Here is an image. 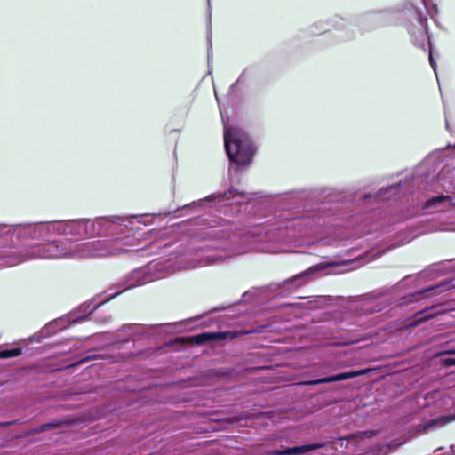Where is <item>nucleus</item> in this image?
<instances>
[{
	"label": "nucleus",
	"instance_id": "f257e3e1",
	"mask_svg": "<svg viewBox=\"0 0 455 455\" xmlns=\"http://www.w3.org/2000/svg\"><path fill=\"white\" fill-rule=\"evenodd\" d=\"M336 190L330 187H315L294 190L286 195V200L297 204L298 211L292 221L274 226L267 231L274 243L285 242L290 229L299 228L301 235L316 231L325 224L328 217L334 215L338 202L333 200Z\"/></svg>",
	"mask_w": 455,
	"mask_h": 455
},
{
	"label": "nucleus",
	"instance_id": "f03ea898",
	"mask_svg": "<svg viewBox=\"0 0 455 455\" xmlns=\"http://www.w3.org/2000/svg\"><path fill=\"white\" fill-rule=\"evenodd\" d=\"M57 235L56 220L16 225L0 224V267H12L29 259V241Z\"/></svg>",
	"mask_w": 455,
	"mask_h": 455
},
{
	"label": "nucleus",
	"instance_id": "7ed1b4c3",
	"mask_svg": "<svg viewBox=\"0 0 455 455\" xmlns=\"http://www.w3.org/2000/svg\"><path fill=\"white\" fill-rule=\"evenodd\" d=\"M407 18L406 28L411 43L418 48L424 49L428 43V25L427 16L421 8L412 3H405L379 12L361 16L355 23L369 22V28L393 25Z\"/></svg>",
	"mask_w": 455,
	"mask_h": 455
},
{
	"label": "nucleus",
	"instance_id": "20e7f679",
	"mask_svg": "<svg viewBox=\"0 0 455 455\" xmlns=\"http://www.w3.org/2000/svg\"><path fill=\"white\" fill-rule=\"evenodd\" d=\"M147 217L148 215L103 216L102 236H112L115 238L84 243V256L100 258L126 252L127 250L121 245L120 239L130 235V229H132L133 220H137L138 223L147 226L148 222L142 220V219Z\"/></svg>",
	"mask_w": 455,
	"mask_h": 455
},
{
	"label": "nucleus",
	"instance_id": "39448f33",
	"mask_svg": "<svg viewBox=\"0 0 455 455\" xmlns=\"http://www.w3.org/2000/svg\"><path fill=\"white\" fill-rule=\"evenodd\" d=\"M224 146L229 160L230 183H240L238 175L248 167L254 156L256 148L249 134L238 127L224 126Z\"/></svg>",
	"mask_w": 455,
	"mask_h": 455
},
{
	"label": "nucleus",
	"instance_id": "423d86ee",
	"mask_svg": "<svg viewBox=\"0 0 455 455\" xmlns=\"http://www.w3.org/2000/svg\"><path fill=\"white\" fill-rule=\"evenodd\" d=\"M204 243L195 250L198 267L216 265L240 252L239 238L224 229L209 230L203 234Z\"/></svg>",
	"mask_w": 455,
	"mask_h": 455
},
{
	"label": "nucleus",
	"instance_id": "0eeeda50",
	"mask_svg": "<svg viewBox=\"0 0 455 455\" xmlns=\"http://www.w3.org/2000/svg\"><path fill=\"white\" fill-rule=\"evenodd\" d=\"M167 274L163 261H153L148 265L135 268L108 287L106 291L109 293L108 298L100 302V306L128 290L164 278Z\"/></svg>",
	"mask_w": 455,
	"mask_h": 455
},
{
	"label": "nucleus",
	"instance_id": "6e6552de",
	"mask_svg": "<svg viewBox=\"0 0 455 455\" xmlns=\"http://www.w3.org/2000/svg\"><path fill=\"white\" fill-rule=\"evenodd\" d=\"M422 272H419L417 275H408L404 276L400 282L395 283V285L391 286L390 288H384L379 291H377L375 294L376 298H384L383 300L376 305L373 307V311L375 312H380L383 309H385L388 306H394V307H401L404 305L411 304L416 300H419L422 299L425 295H436L439 294L446 290L450 289V282H441L437 284L428 286L425 289L417 291L415 292H411L406 295L402 296L396 300H391L390 299L386 298L392 291L396 290L399 285L403 283L408 282V281H417L418 275H421Z\"/></svg>",
	"mask_w": 455,
	"mask_h": 455
},
{
	"label": "nucleus",
	"instance_id": "1a4fd4ad",
	"mask_svg": "<svg viewBox=\"0 0 455 455\" xmlns=\"http://www.w3.org/2000/svg\"><path fill=\"white\" fill-rule=\"evenodd\" d=\"M253 195V193H248L232 187L227 191L212 193L202 199L193 201L183 206H178L173 211L164 212L158 215L167 217L174 213V217H182L193 213L197 208H201L204 203H212L214 206L221 207L227 205V201L237 199L236 203L238 204H247L251 200Z\"/></svg>",
	"mask_w": 455,
	"mask_h": 455
},
{
	"label": "nucleus",
	"instance_id": "9d476101",
	"mask_svg": "<svg viewBox=\"0 0 455 455\" xmlns=\"http://www.w3.org/2000/svg\"><path fill=\"white\" fill-rule=\"evenodd\" d=\"M428 176L423 177L419 173H414L406 176L403 180L394 184L380 188L375 194H364L361 199L366 201L374 199L375 202L379 200L398 199L403 196L412 193L416 188H427V184L421 186L424 180L427 182Z\"/></svg>",
	"mask_w": 455,
	"mask_h": 455
},
{
	"label": "nucleus",
	"instance_id": "9b49d317",
	"mask_svg": "<svg viewBox=\"0 0 455 455\" xmlns=\"http://www.w3.org/2000/svg\"><path fill=\"white\" fill-rule=\"evenodd\" d=\"M349 261L347 260H339V261H328L323 262L319 264L313 265L308 268L285 279L281 282L272 283L269 285V289L272 291L280 292L282 294L284 293H292L298 289L305 286L309 282H311L316 274L321 271L336 266H344L347 265Z\"/></svg>",
	"mask_w": 455,
	"mask_h": 455
},
{
	"label": "nucleus",
	"instance_id": "f8f14e48",
	"mask_svg": "<svg viewBox=\"0 0 455 455\" xmlns=\"http://www.w3.org/2000/svg\"><path fill=\"white\" fill-rule=\"evenodd\" d=\"M100 307V303H96L95 299H92L81 304L70 313L49 322L44 328H47L49 336L53 335L60 331L67 329L71 324L84 321Z\"/></svg>",
	"mask_w": 455,
	"mask_h": 455
},
{
	"label": "nucleus",
	"instance_id": "ddd939ff",
	"mask_svg": "<svg viewBox=\"0 0 455 455\" xmlns=\"http://www.w3.org/2000/svg\"><path fill=\"white\" fill-rule=\"evenodd\" d=\"M329 22L331 26L334 27L342 34L339 35L340 41H348L355 37V30L350 28V26L355 25V21L346 20L345 18L335 15L329 21L319 20L313 24L310 28L312 35H318L329 29Z\"/></svg>",
	"mask_w": 455,
	"mask_h": 455
},
{
	"label": "nucleus",
	"instance_id": "4468645a",
	"mask_svg": "<svg viewBox=\"0 0 455 455\" xmlns=\"http://www.w3.org/2000/svg\"><path fill=\"white\" fill-rule=\"evenodd\" d=\"M90 225L86 218L56 220L57 235H69L78 240L88 239Z\"/></svg>",
	"mask_w": 455,
	"mask_h": 455
},
{
	"label": "nucleus",
	"instance_id": "2eb2a0df",
	"mask_svg": "<svg viewBox=\"0 0 455 455\" xmlns=\"http://www.w3.org/2000/svg\"><path fill=\"white\" fill-rule=\"evenodd\" d=\"M70 254L67 243L62 240L52 241L31 249L29 259H59L68 257Z\"/></svg>",
	"mask_w": 455,
	"mask_h": 455
},
{
	"label": "nucleus",
	"instance_id": "dca6fc26",
	"mask_svg": "<svg viewBox=\"0 0 455 455\" xmlns=\"http://www.w3.org/2000/svg\"><path fill=\"white\" fill-rule=\"evenodd\" d=\"M371 371L370 368H363L358 370H350L341 371L339 373L331 374L326 377L318 378L301 382L302 385L316 386L321 384L333 383L338 381H345L350 379H355L360 376H364Z\"/></svg>",
	"mask_w": 455,
	"mask_h": 455
},
{
	"label": "nucleus",
	"instance_id": "f3484780",
	"mask_svg": "<svg viewBox=\"0 0 455 455\" xmlns=\"http://www.w3.org/2000/svg\"><path fill=\"white\" fill-rule=\"evenodd\" d=\"M455 418L450 415H443L436 418H433L427 421H421L417 425L410 427V433L422 434L427 433L431 430H435L444 427L448 423L453 421Z\"/></svg>",
	"mask_w": 455,
	"mask_h": 455
},
{
	"label": "nucleus",
	"instance_id": "a211bd4d",
	"mask_svg": "<svg viewBox=\"0 0 455 455\" xmlns=\"http://www.w3.org/2000/svg\"><path fill=\"white\" fill-rule=\"evenodd\" d=\"M235 331H204L192 336V340L196 345L217 343L226 339H235Z\"/></svg>",
	"mask_w": 455,
	"mask_h": 455
},
{
	"label": "nucleus",
	"instance_id": "6ab92c4d",
	"mask_svg": "<svg viewBox=\"0 0 455 455\" xmlns=\"http://www.w3.org/2000/svg\"><path fill=\"white\" fill-rule=\"evenodd\" d=\"M74 424V420L71 419H54L50 422L40 424L34 428H32L29 432L31 434H40L50 429L59 428L61 427H69Z\"/></svg>",
	"mask_w": 455,
	"mask_h": 455
},
{
	"label": "nucleus",
	"instance_id": "aec40b11",
	"mask_svg": "<svg viewBox=\"0 0 455 455\" xmlns=\"http://www.w3.org/2000/svg\"><path fill=\"white\" fill-rule=\"evenodd\" d=\"M325 444L323 443H312L302 445H296L292 447H287L285 448V452L286 455H302L323 448Z\"/></svg>",
	"mask_w": 455,
	"mask_h": 455
},
{
	"label": "nucleus",
	"instance_id": "412c9836",
	"mask_svg": "<svg viewBox=\"0 0 455 455\" xmlns=\"http://www.w3.org/2000/svg\"><path fill=\"white\" fill-rule=\"evenodd\" d=\"M105 336L107 341L106 347H109L112 352L119 351L121 349V347L124 344H134V340L129 337L123 339H119L114 333H108Z\"/></svg>",
	"mask_w": 455,
	"mask_h": 455
},
{
	"label": "nucleus",
	"instance_id": "4be33fe9",
	"mask_svg": "<svg viewBox=\"0 0 455 455\" xmlns=\"http://www.w3.org/2000/svg\"><path fill=\"white\" fill-rule=\"evenodd\" d=\"M91 228L88 230V237L102 236L103 232V216L94 219H87Z\"/></svg>",
	"mask_w": 455,
	"mask_h": 455
},
{
	"label": "nucleus",
	"instance_id": "5701e85b",
	"mask_svg": "<svg viewBox=\"0 0 455 455\" xmlns=\"http://www.w3.org/2000/svg\"><path fill=\"white\" fill-rule=\"evenodd\" d=\"M253 75V69L251 68H246L243 69V71L241 73L237 80L233 83L229 87V93L235 94V89L239 84H243L247 81H249Z\"/></svg>",
	"mask_w": 455,
	"mask_h": 455
},
{
	"label": "nucleus",
	"instance_id": "b1692460",
	"mask_svg": "<svg viewBox=\"0 0 455 455\" xmlns=\"http://www.w3.org/2000/svg\"><path fill=\"white\" fill-rule=\"evenodd\" d=\"M447 200L450 203V202H451L452 197L448 195L434 196L428 198L427 200H426V202L424 203L423 208L430 209L433 207H436V206L442 205Z\"/></svg>",
	"mask_w": 455,
	"mask_h": 455
},
{
	"label": "nucleus",
	"instance_id": "393cba45",
	"mask_svg": "<svg viewBox=\"0 0 455 455\" xmlns=\"http://www.w3.org/2000/svg\"><path fill=\"white\" fill-rule=\"evenodd\" d=\"M271 327L270 324H262L259 325L255 328L246 329V330H241V331H235L236 332L235 339L241 336L244 335H250L254 333H263L266 332L267 329Z\"/></svg>",
	"mask_w": 455,
	"mask_h": 455
},
{
	"label": "nucleus",
	"instance_id": "a878e982",
	"mask_svg": "<svg viewBox=\"0 0 455 455\" xmlns=\"http://www.w3.org/2000/svg\"><path fill=\"white\" fill-rule=\"evenodd\" d=\"M443 356L440 359V363L443 367L455 366V349L446 350L443 353Z\"/></svg>",
	"mask_w": 455,
	"mask_h": 455
},
{
	"label": "nucleus",
	"instance_id": "bb28decb",
	"mask_svg": "<svg viewBox=\"0 0 455 455\" xmlns=\"http://www.w3.org/2000/svg\"><path fill=\"white\" fill-rule=\"evenodd\" d=\"M22 354L21 347H11V348H4L0 350V359H8L13 358L20 355Z\"/></svg>",
	"mask_w": 455,
	"mask_h": 455
},
{
	"label": "nucleus",
	"instance_id": "cd10ccee",
	"mask_svg": "<svg viewBox=\"0 0 455 455\" xmlns=\"http://www.w3.org/2000/svg\"><path fill=\"white\" fill-rule=\"evenodd\" d=\"M423 50L424 51H427V50L428 51L429 64L432 67L433 70L435 71V76H437V70H436L437 69V64H436V61H435V60L434 59V56H433L432 44H431V36H430L429 33H428V43L425 46V48Z\"/></svg>",
	"mask_w": 455,
	"mask_h": 455
},
{
	"label": "nucleus",
	"instance_id": "c85d7f7f",
	"mask_svg": "<svg viewBox=\"0 0 455 455\" xmlns=\"http://www.w3.org/2000/svg\"><path fill=\"white\" fill-rule=\"evenodd\" d=\"M105 357L106 355L103 354H100L95 351H88L85 356L77 361V364H82L89 361L98 360Z\"/></svg>",
	"mask_w": 455,
	"mask_h": 455
},
{
	"label": "nucleus",
	"instance_id": "c756f323",
	"mask_svg": "<svg viewBox=\"0 0 455 455\" xmlns=\"http://www.w3.org/2000/svg\"><path fill=\"white\" fill-rule=\"evenodd\" d=\"M49 337L47 328H42L38 332L28 338L30 342L41 343L44 339Z\"/></svg>",
	"mask_w": 455,
	"mask_h": 455
},
{
	"label": "nucleus",
	"instance_id": "7c9ffc66",
	"mask_svg": "<svg viewBox=\"0 0 455 455\" xmlns=\"http://www.w3.org/2000/svg\"><path fill=\"white\" fill-rule=\"evenodd\" d=\"M187 222L193 223V225L202 226L206 228H212L213 226L211 224L212 221H208L205 218L196 217L189 220H187Z\"/></svg>",
	"mask_w": 455,
	"mask_h": 455
},
{
	"label": "nucleus",
	"instance_id": "2f4dec72",
	"mask_svg": "<svg viewBox=\"0 0 455 455\" xmlns=\"http://www.w3.org/2000/svg\"><path fill=\"white\" fill-rule=\"evenodd\" d=\"M132 355L133 354L131 351H129V352H118L117 354L112 355L109 357V362L110 363H117V362L122 361V360H126V359L130 358Z\"/></svg>",
	"mask_w": 455,
	"mask_h": 455
},
{
	"label": "nucleus",
	"instance_id": "473e14b6",
	"mask_svg": "<svg viewBox=\"0 0 455 455\" xmlns=\"http://www.w3.org/2000/svg\"><path fill=\"white\" fill-rule=\"evenodd\" d=\"M234 370L231 368H218L213 371V376L219 378H228L231 376Z\"/></svg>",
	"mask_w": 455,
	"mask_h": 455
},
{
	"label": "nucleus",
	"instance_id": "72a5a7b5",
	"mask_svg": "<svg viewBox=\"0 0 455 455\" xmlns=\"http://www.w3.org/2000/svg\"><path fill=\"white\" fill-rule=\"evenodd\" d=\"M208 33H207V41H208V55L210 54V48L212 47V41H211V16L212 12L210 10V0H208Z\"/></svg>",
	"mask_w": 455,
	"mask_h": 455
},
{
	"label": "nucleus",
	"instance_id": "f704fd0d",
	"mask_svg": "<svg viewBox=\"0 0 455 455\" xmlns=\"http://www.w3.org/2000/svg\"><path fill=\"white\" fill-rule=\"evenodd\" d=\"M139 326L136 324H124L122 327H120V331H129L132 333L140 334L139 331Z\"/></svg>",
	"mask_w": 455,
	"mask_h": 455
},
{
	"label": "nucleus",
	"instance_id": "c9c22d12",
	"mask_svg": "<svg viewBox=\"0 0 455 455\" xmlns=\"http://www.w3.org/2000/svg\"><path fill=\"white\" fill-rule=\"evenodd\" d=\"M347 366V363H345L343 361H337L331 364L330 370L331 371H338V370L343 369Z\"/></svg>",
	"mask_w": 455,
	"mask_h": 455
},
{
	"label": "nucleus",
	"instance_id": "e433bc0d",
	"mask_svg": "<svg viewBox=\"0 0 455 455\" xmlns=\"http://www.w3.org/2000/svg\"><path fill=\"white\" fill-rule=\"evenodd\" d=\"M267 455H286L284 449H273L267 451Z\"/></svg>",
	"mask_w": 455,
	"mask_h": 455
},
{
	"label": "nucleus",
	"instance_id": "4c0bfd02",
	"mask_svg": "<svg viewBox=\"0 0 455 455\" xmlns=\"http://www.w3.org/2000/svg\"><path fill=\"white\" fill-rule=\"evenodd\" d=\"M420 313L423 314V315L418 320L419 322H426L434 316L433 314H430L427 312H420Z\"/></svg>",
	"mask_w": 455,
	"mask_h": 455
},
{
	"label": "nucleus",
	"instance_id": "58836bf2",
	"mask_svg": "<svg viewBox=\"0 0 455 455\" xmlns=\"http://www.w3.org/2000/svg\"><path fill=\"white\" fill-rule=\"evenodd\" d=\"M421 10L424 12V13L426 14V16H427V14L432 15V14L430 13V12H429V11H427V5H426L425 4H424V9H421ZM431 17H432V20H435V17H433V16H431Z\"/></svg>",
	"mask_w": 455,
	"mask_h": 455
},
{
	"label": "nucleus",
	"instance_id": "ea45409f",
	"mask_svg": "<svg viewBox=\"0 0 455 455\" xmlns=\"http://www.w3.org/2000/svg\"><path fill=\"white\" fill-rule=\"evenodd\" d=\"M352 438V435H347V436H342V437H339L338 440H340V441H347L349 439Z\"/></svg>",
	"mask_w": 455,
	"mask_h": 455
},
{
	"label": "nucleus",
	"instance_id": "a19ab883",
	"mask_svg": "<svg viewBox=\"0 0 455 455\" xmlns=\"http://www.w3.org/2000/svg\"><path fill=\"white\" fill-rule=\"evenodd\" d=\"M246 419V418H235V419H234V422H238V421H240V420H242V419Z\"/></svg>",
	"mask_w": 455,
	"mask_h": 455
},
{
	"label": "nucleus",
	"instance_id": "79ce46f5",
	"mask_svg": "<svg viewBox=\"0 0 455 455\" xmlns=\"http://www.w3.org/2000/svg\"><path fill=\"white\" fill-rule=\"evenodd\" d=\"M451 206H455V199L452 197L451 202H450Z\"/></svg>",
	"mask_w": 455,
	"mask_h": 455
},
{
	"label": "nucleus",
	"instance_id": "37998d69",
	"mask_svg": "<svg viewBox=\"0 0 455 455\" xmlns=\"http://www.w3.org/2000/svg\"><path fill=\"white\" fill-rule=\"evenodd\" d=\"M13 422H5V423H3L2 425L3 426H9V425H12Z\"/></svg>",
	"mask_w": 455,
	"mask_h": 455
},
{
	"label": "nucleus",
	"instance_id": "c03bdc74",
	"mask_svg": "<svg viewBox=\"0 0 455 455\" xmlns=\"http://www.w3.org/2000/svg\"><path fill=\"white\" fill-rule=\"evenodd\" d=\"M375 448H377V449H378V450H379V451L383 450V447H382V446H380V445H376V447H375Z\"/></svg>",
	"mask_w": 455,
	"mask_h": 455
},
{
	"label": "nucleus",
	"instance_id": "a18cd8bd",
	"mask_svg": "<svg viewBox=\"0 0 455 455\" xmlns=\"http://www.w3.org/2000/svg\"><path fill=\"white\" fill-rule=\"evenodd\" d=\"M247 296H248V294H247V293H244V294L243 295V300H246V297H247Z\"/></svg>",
	"mask_w": 455,
	"mask_h": 455
},
{
	"label": "nucleus",
	"instance_id": "49530a36",
	"mask_svg": "<svg viewBox=\"0 0 455 455\" xmlns=\"http://www.w3.org/2000/svg\"><path fill=\"white\" fill-rule=\"evenodd\" d=\"M434 10H435V12H438V9H437V6H436V5H435V6H434Z\"/></svg>",
	"mask_w": 455,
	"mask_h": 455
},
{
	"label": "nucleus",
	"instance_id": "de8ad7c7",
	"mask_svg": "<svg viewBox=\"0 0 455 455\" xmlns=\"http://www.w3.org/2000/svg\"><path fill=\"white\" fill-rule=\"evenodd\" d=\"M384 454H385V453H381V454H379V455H384Z\"/></svg>",
	"mask_w": 455,
	"mask_h": 455
}]
</instances>
